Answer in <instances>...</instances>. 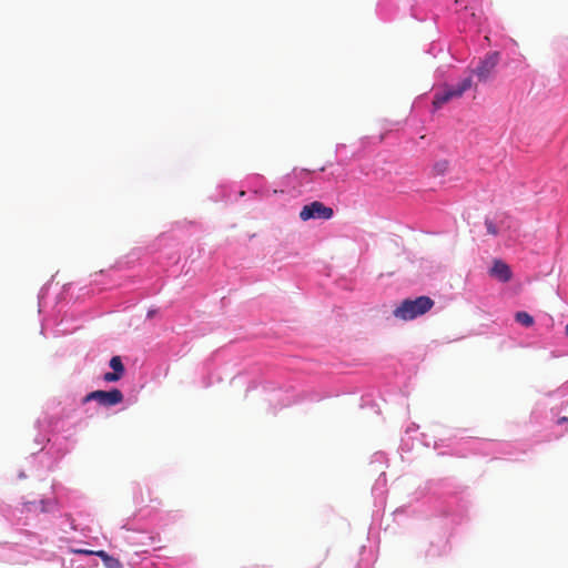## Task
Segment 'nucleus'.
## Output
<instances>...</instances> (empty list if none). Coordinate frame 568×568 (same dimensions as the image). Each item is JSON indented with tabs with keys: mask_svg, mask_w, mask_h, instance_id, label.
<instances>
[{
	"mask_svg": "<svg viewBox=\"0 0 568 568\" xmlns=\"http://www.w3.org/2000/svg\"><path fill=\"white\" fill-rule=\"evenodd\" d=\"M566 422H568V417H565V416L558 419L559 424H562V423H566Z\"/></svg>",
	"mask_w": 568,
	"mask_h": 568,
	"instance_id": "nucleus-11",
	"label": "nucleus"
},
{
	"mask_svg": "<svg viewBox=\"0 0 568 568\" xmlns=\"http://www.w3.org/2000/svg\"><path fill=\"white\" fill-rule=\"evenodd\" d=\"M110 367L113 369V372L105 373L103 375V379L109 383L118 382L121 379L125 368L120 356H113L110 359Z\"/></svg>",
	"mask_w": 568,
	"mask_h": 568,
	"instance_id": "nucleus-7",
	"label": "nucleus"
},
{
	"mask_svg": "<svg viewBox=\"0 0 568 568\" xmlns=\"http://www.w3.org/2000/svg\"><path fill=\"white\" fill-rule=\"evenodd\" d=\"M515 320L517 323H519L520 325L525 326V327H530L534 325V318L531 315H529L527 312H517L515 314Z\"/></svg>",
	"mask_w": 568,
	"mask_h": 568,
	"instance_id": "nucleus-8",
	"label": "nucleus"
},
{
	"mask_svg": "<svg viewBox=\"0 0 568 568\" xmlns=\"http://www.w3.org/2000/svg\"><path fill=\"white\" fill-rule=\"evenodd\" d=\"M489 275L503 283L509 282L513 277V273L509 265L501 260L494 261L493 266L489 270Z\"/></svg>",
	"mask_w": 568,
	"mask_h": 568,
	"instance_id": "nucleus-6",
	"label": "nucleus"
},
{
	"mask_svg": "<svg viewBox=\"0 0 568 568\" xmlns=\"http://www.w3.org/2000/svg\"><path fill=\"white\" fill-rule=\"evenodd\" d=\"M123 398L122 392L118 388L111 390H93L82 398V404L95 400L101 406L110 407L122 403Z\"/></svg>",
	"mask_w": 568,
	"mask_h": 568,
	"instance_id": "nucleus-3",
	"label": "nucleus"
},
{
	"mask_svg": "<svg viewBox=\"0 0 568 568\" xmlns=\"http://www.w3.org/2000/svg\"><path fill=\"white\" fill-rule=\"evenodd\" d=\"M449 163L446 160L439 161L434 165V172L438 175L446 173L448 170Z\"/></svg>",
	"mask_w": 568,
	"mask_h": 568,
	"instance_id": "nucleus-9",
	"label": "nucleus"
},
{
	"mask_svg": "<svg viewBox=\"0 0 568 568\" xmlns=\"http://www.w3.org/2000/svg\"><path fill=\"white\" fill-rule=\"evenodd\" d=\"M471 85V77H468L455 87H446L443 91L436 92L433 101L434 106L439 109L452 99L460 98Z\"/></svg>",
	"mask_w": 568,
	"mask_h": 568,
	"instance_id": "nucleus-2",
	"label": "nucleus"
},
{
	"mask_svg": "<svg viewBox=\"0 0 568 568\" xmlns=\"http://www.w3.org/2000/svg\"><path fill=\"white\" fill-rule=\"evenodd\" d=\"M154 312H149L148 316L151 317L153 315Z\"/></svg>",
	"mask_w": 568,
	"mask_h": 568,
	"instance_id": "nucleus-14",
	"label": "nucleus"
},
{
	"mask_svg": "<svg viewBox=\"0 0 568 568\" xmlns=\"http://www.w3.org/2000/svg\"><path fill=\"white\" fill-rule=\"evenodd\" d=\"M485 225H486L487 232L490 235H497L498 234V230H497L496 225L493 223V221L486 219Z\"/></svg>",
	"mask_w": 568,
	"mask_h": 568,
	"instance_id": "nucleus-10",
	"label": "nucleus"
},
{
	"mask_svg": "<svg viewBox=\"0 0 568 568\" xmlns=\"http://www.w3.org/2000/svg\"><path fill=\"white\" fill-rule=\"evenodd\" d=\"M566 335L568 336V324L565 327Z\"/></svg>",
	"mask_w": 568,
	"mask_h": 568,
	"instance_id": "nucleus-13",
	"label": "nucleus"
},
{
	"mask_svg": "<svg viewBox=\"0 0 568 568\" xmlns=\"http://www.w3.org/2000/svg\"><path fill=\"white\" fill-rule=\"evenodd\" d=\"M97 555L100 556V557H104L105 552L103 550H101V551H98Z\"/></svg>",
	"mask_w": 568,
	"mask_h": 568,
	"instance_id": "nucleus-12",
	"label": "nucleus"
},
{
	"mask_svg": "<svg viewBox=\"0 0 568 568\" xmlns=\"http://www.w3.org/2000/svg\"><path fill=\"white\" fill-rule=\"evenodd\" d=\"M498 62L499 52H490L479 62L477 68L474 70V73L477 75L479 81L485 82L489 79Z\"/></svg>",
	"mask_w": 568,
	"mask_h": 568,
	"instance_id": "nucleus-5",
	"label": "nucleus"
},
{
	"mask_svg": "<svg viewBox=\"0 0 568 568\" xmlns=\"http://www.w3.org/2000/svg\"><path fill=\"white\" fill-rule=\"evenodd\" d=\"M334 215L332 207L326 206L320 201H314L303 206L300 212V219L302 221H308L312 219L329 220Z\"/></svg>",
	"mask_w": 568,
	"mask_h": 568,
	"instance_id": "nucleus-4",
	"label": "nucleus"
},
{
	"mask_svg": "<svg viewBox=\"0 0 568 568\" xmlns=\"http://www.w3.org/2000/svg\"><path fill=\"white\" fill-rule=\"evenodd\" d=\"M434 306V301L428 296H419L415 300H404L393 312L396 318L412 321L426 314Z\"/></svg>",
	"mask_w": 568,
	"mask_h": 568,
	"instance_id": "nucleus-1",
	"label": "nucleus"
}]
</instances>
